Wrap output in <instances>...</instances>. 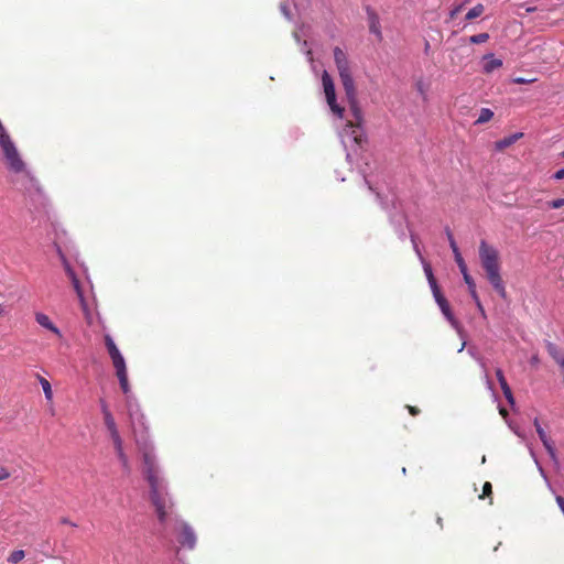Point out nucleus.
Wrapping results in <instances>:
<instances>
[{
  "label": "nucleus",
  "mask_w": 564,
  "mask_h": 564,
  "mask_svg": "<svg viewBox=\"0 0 564 564\" xmlns=\"http://www.w3.org/2000/svg\"><path fill=\"white\" fill-rule=\"evenodd\" d=\"M104 422L107 430L109 431L110 436L119 433L111 413H106V415L104 416Z\"/></svg>",
  "instance_id": "obj_18"
},
{
  "label": "nucleus",
  "mask_w": 564,
  "mask_h": 564,
  "mask_svg": "<svg viewBox=\"0 0 564 564\" xmlns=\"http://www.w3.org/2000/svg\"><path fill=\"white\" fill-rule=\"evenodd\" d=\"M65 271L72 281L73 288H74L77 296L79 297L82 305L85 307L86 304H85L83 290H82L80 282H79L76 273L74 272V270L70 268V265L68 263H65Z\"/></svg>",
  "instance_id": "obj_8"
},
{
  "label": "nucleus",
  "mask_w": 564,
  "mask_h": 564,
  "mask_svg": "<svg viewBox=\"0 0 564 564\" xmlns=\"http://www.w3.org/2000/svg\"><path fill=\"white\" fill-rule=\"evenodd\" d=\"M110 437L112 440V443H113L117 454L123 453V445H122V440L120 437V434L118 433V434L111 435Z\"/></svg>",
  "instance_id": "obj_28"
},
{
  "label": "nucleus",
  "mask_w": 564,
  "mask_h": 564,
  "mask_svg": "<svg viewBox=\"0 0 564 564\" xmlns=\"http://www.w3.org/2000/svg\"><path fill=\"white\" fill-rule=\"evenodd\" d=\"M534 426H535L536 433H538L541 442L543 443L544 447L546 448L547 453L551 456H554L555 449H554L553 443H552L551 438L547 436L546 432L541 426L538 419L534 420Z\"/></svg>",
  "instance_id": "obj_7"
},
{
  "label": "nucleus",
  "mask_w": 564,
  "mask_h": 564,
  "mask_svg": "<svg viewBox=\"0 0 564 564\" xmlns=\"http://www.w3.org/2000/svg\"><path fill=\"white\" fill-rule=\"evenodd\" d=\"M514 82H516V83H518V84H524V83H527V80H525V79H523V78H517Z\"/></svg>",
  "instance_id": "obj_41"
},
{
  "label": "nucleus",
  "mask_w": 564,
  "mask_h": 564,
  "mask_svg": "<svg viewBox=\"0 0 564 564\" xmlns=\"http://www.w3.org/2000/svg\"><path fill=\"white\" fill-rule=\"evenodd\" d=\"M523 133L519 132V133H514V134H511V135H508L501 140H498L496 143H495V147L497 150L499 151H503L505 149L511 147L514 142H517L520 138H522Z\"/></svg>",
  "instance_id": "obj_13"
},
{
  "label": "nucleus",
  "mask_w": 564,
  "mask_h": 564,
  "mask_svg": "<svg viewBox=\"0 0 564 564\" xmlns=\"http://www.w3.org/2000/svg\"><path fill=\"white\" fill-rule=\"evenodd\" d=\"M555 500H556L558 508L561 509V511L564 514V498L562 496H557Z\"/></svg>",
  "instance_id": "obj_35"
},
{
  "label": "nucleus",
  "mask_w": 564,
  "mask_h": 564,
  "mask_svg": "<svg viewBox=\"0 0 564 564\" xmlns=\"http://www.w3.org/2000/svg\"><path fill=\"white\" fill-rule=\"evenodd\" d=\"M554 178H556V180H562V178H564V169L558 170V171L554 174Z\"/></svg>",
  "instance_id": "obj_38"
},
{
  "label": "nucleus",
  "mask_w": 564,
  "mask_h": 564,
  "mask_svg": "<svg viewBox=\"0 0 564 564\" xmlns=\"http://www.w3.org/2000/svg\"><path fill=\"white\" fill-rule=\"evenodd\" d=\"M112 365L116 369V373L127 371L126 361L121 354L111 358Z\"/></svg>",
  "instance_id": "obj_19"
},
{
  "label": "nucleus",
  "mask_w": 564,
  "mask_h": 564,
  "mask_svg": "<svg viewBox=\"0 0 564 564\" xmlns=\"http://www.w3.org/2000/svg\"><path fill=\"white\" fill-rule=\"evenodd\" d=\"M369 31L377 36L378 41H382L380 21L373 12L369 15Z\"/></svg>",
  "instance_id": "obj_15"
},
{
  "label": "nucleus",
  "mask_w": 564,
  "mask_h": 564,
  "mask_svg": "<svg viewBox=\"0 0 564 564\" xmlns=\"http://www.w3.org/2000/svg\"><path fill=\"white\" fill-rule=\"evenodd\" d=\"M326 100H327V104H328V106H329L330 110H332L336 116H338L339 118H341V117H343V115H344V108H343V107H340V106L336 102V95H333V97H332V98H330V97H327V98H326Z\"/></svg>",
  "instance_id": "obj_20"
},
{
  "label": "nucleus",
  "mask_w": 564,
  "mask_h": 564,
  "mask_svg": "<svg viewBox=\"0 0 564 564\" xmlns=\"http://www.w3.org/2000/svg\"><path fill=\"white\" fill-rule=\"evenodd\" d=\"M40 383H41V386L43 388L45 398L47 400H51L52 395H53L51 383L45 378H40Z\"/></svg>",
  "instance_id": "obj_26"
},
{
  "label": "nucleus",
  "mask_w": 564,
  "mask_h": 564,
  "mask_svg": "<svg viewBox=\"0 0 564 564\" xmlns=\"http://www.w3.org/2000/svg\"><path fill=\"white\" fill-rule=\"evenodd\" d=\"M101 411H102L104 416L106 415V413H110L107 403L104 401H101Z\"/></svg>",
  "instance_id": "obj_39"
},
{
  "label": "nucleus",
  "mask_w": 564,
  "mask_h": 564,
  "mask_svg": "<svg viewBox=\"0 0 564 564\" xmlns=\"http://www.w3.org/2000/svg\"><path fill=\"white\" fill-rule=\"evenodd\" d=\"M561 365H562V367H564V361Z\"/></svg>",
  "instance_id": "obj_44"
},
{
  "label": "nucleus",
  "mask_w": 564,
  "mask_h": 564,
  "mask_svg": "<svg viewBox=\"0 0 564 564\" xmlns=\"http://www.w3.org/2000/svg\"><path fill=\"white\" fill-rule=\"evenodd\" d=\"M463 274V278H464V281L465 283L467 284L468 286V290H469V293H470V296L473 300H477V296H478V293L476 291V283L474 281V279L471 278V275L468 273V270L462 272Z\"/></svg>",
  "instance_id": "obj_16"
},
{
  "label": "nucleus",
  "mask_w": 564,
  "mask_h": 564,
  "mask_svg": "<svg viewBox=\"0 0 564 564\" xmlns=\"http://www.w3.org/2000/svg\"><path fill=\"white\" fill-rule=\"evenodd\" d=\"M35 321L44 328L51 330L52 333H54L55 335L59 336L61 337V332L59 329L53 324V322L51 321V318L44 314V313H36L35 314Z\"/></svg>",
  "instance_id": "obj_11"
},
{
  "label": "nucleus",
  "mask_w": 564,
  "mask_h": 564,
  "mask_svg": "<svg viewBox=\"0 0 564 564\" xmlns=\"http://www.w3.org/2000/svg\"><path fill=\"white\" fill-rule=\"evenodd\" d=\"M479 259L486 272V276L495 291L502 297H507L506 286L500 274V260L498 250L485 240L479 245Z\"/></svg>",
  "instance_id": "obj_2"
},
{
  "label": "nucleus",
  "mask_w": 564,
  "mask_h": 564,
  "mask_svg": "<svg viewBox=\"0 0 564 564\" xmlns=\"http://www.w3.org/2000/svg\"><path fill=\"white\" fill-rule=\"evenodd\" d=\"M484 11H485V7L481 3H478L467 12L466 19L467 20L476 19V18L480 17L484 13Z\"/></svg>",
  "instance_id": "obj_22"
},
{
  "label": "nucleus",
  "mask_w": 564,
  "mask_h": 564,
  "mask_svg": "<svg viewBox=\"0 0 564 564\" xmlns=\"http://www.w3.org/2000/svg\"><path fill=\"white\" fill-rule=\"evenodd\" d=\"M533 11H535V8H531V7L527 8V12H533Z\"/></svg>",
  "instance_id": "obj_42"
},
{
  "label": "nucleus",
  "mask_w": 564,
  "mask_h": 564,
  "mask_svg": "<svg viewBox=\"0 0 564 564\" xmlns=\"http://www.w3.org/2000/svg\"><path fill=\"white\" fill-rule=\"evenodd\" d=\"M485 63L482 66L484 73L490 74L495 69H498L502 66V61L499 58H495L494 54H487L484 56Z\"/></svg>",
  "instance_id": "obj_12"
},
{
  "label": "nucleus",
  "mask_w": 564,
  "mask_h": 564,
  "mask_svg": "<svg viewBox=\"0 0 564 564\" xmlns=\"http://www.w3.org/2000/svg\"><path fill=\"white\" fill-rule=\"evenodd\" d=\"M406 409L409 411V413L413 416L420 414V409L417 406H413V405H406Z\"/></svg>",
  "instance_id": "obj_33"
},
{
  "label": "nucleus",
  "mask_w": 564,
  "mask_h": 564,
  "mask_svg": "<svg viewBox=\"0 0 564 564\" xmlns=\"http://www.w3.org/2000/svg\"><path fill=\"white\" fill-rule=\"evenodd\" d=\"M488 39H489V34L488 33H479V34H476V35H471L469 37V42L473 43V44H481V43L487 42Z\"/></svg>",
  "instance_id": "obj_27"
},
{
  "label": "nucleus",
  "mask_w": 564,
  "mask_h": 564,
  "mask_svg": "<svg viewBox=\"0 0 564 564\" xmlns=\"http://www.w3.org/2000/svg\"><path fill=\"white\" fill-rule=\"evenodd\" d=\"M118 455V458L120 459V462L122 463V465L126 467L128 465V458H127V455L123 453L121 454H117Z\"/></svg>",
  "instance_id": "obj_37"
},
{
  "label": "nucleus",
  "mask_w": 564,
  "mask_h": 564,
  "mask_svg": "<svg viewBox=\"0 0 564 564\" xmlns=\"http://www.w3.org/2000/svg\"><path fill=\"white\" fill-rule=\"evenodd\" d=\"M0 149L2 151L4 161L10 171L14 173H22L25 171V163L21 159V155L12 141L7 129L0 121Z\"/></svg>",
  "instance_id": "obj_3"
},
{
  "label": "nucleus",
  "mask_w": 564,
  "mask_h": 564,
  "mask_svg": "<svg viewBox=\"0 0 564 564\" xmlns=\"http://www.w3.org/2000/svg\"><path fill=\"white\" fill-rule=\"evenodd\" d=\"M431 290H432V292H433L434 299H435V301H436V303H437V304H438V303H441V301H442V300H446V299L443 296V294H442V292H441V290H440V288H438V284H437V283H436V284H434V285H431Z\"/></svg>",
  "instance_id": "obj_30"
},
{
  "label": "nucleus",
  "mask_w": 564,
  "mask_h": 564,
  "mask_svg": "<svg viewBox=\"0 0 564 564\" xmlns=\"http://www.w3.org/2000/svg\"><path fill=\"white\" fill-rule=\"evenodd\" d=\"M424 272H425V275H426L430 286L437 283L430 263H424Z\"/></svg>",
  "instance_id": "obj_29"
},
{
  "label": "nucleus",
  "mask_w": 564,
  "mask_h": 564,
  "mask_svg": "<svg viewBox=\"0 0 564 564\" xmlns=\"http://www.w3.org/2000/svg\"><path fill=\"white\" fill-rule=\"evenodd\" d=\"M563 156H564V151H563Z\"/></svg>",
  "instance_id": "obj_45"
},
{
  "label": "nucleus",
  "mask_w": 564,
  "mask_h": 564,
  "mask_svg": "<svg viewBox=\"0 0 564 564\" xmlns=\"http://www.w3.org/2000/svg\"><path fill=\"white\" fill-rule=\"evenodd\" d=\"M492 494V486L489 481H486L482 486V494L479 496L480 499L489 497Z\"/></svg>",
  "instance_id": "obj_31"
},
{
  "label": "nucleus",
  "mask_w": 564,
  "mask_h": 564,
  "mask_svg": "<svg viewBox=\"0 0 564 564\" xmlns=\"http://www.w3.org/2000/svg\"><path fill=\"white\" fill-rule=\"evenodd\" d=\"M496 377L499 381V384L501 387V390H502V393L505 395V398L507 399V401L509 403H513L514 402V399H513V394H512V391H511V388L509 387L506 378H505V375L502 372V370L500 368H498L496 370Z\"/></svg>",
  "instance_id": "obj_10"
},
{
  "label": "nucleus",
  "mask_w": 564,
  "mask_h": 564,
  "mask_svg": "<svg viewBox=\"0 0 564 564\" xmlns=\"http://www.w3.org/2000/svg\"><path fill=\"white\" fill-rule=\"evenodd\" d=\"M437 523H438L441 527H443L442 518H440V517L437 518Z\"/></svg>",
  "instance_id": "obj_43"
},
{
  "label": "nucleus",
  "mask_w": 564,
  "mask_h": 564,
  "mask_svg": "<svg viewBox=\"0 0 564 564\" xmlns=\"http://www.w3.org/2000/svg\"><path fill=\"white\" fill-rule=\"evenodd\" d=\"M25 556V552L23 550H15L11 552V554L8 557V562L12 564H18L21 562Z\"/></svg>",
  "instance_id": "obj_25"
},
{
  "label": "nucleus",
  "mask_w": 564,
  "mask_h": 564,
  "mask_svg": "<svg viewBox=\"0 0 564 564\" xmlns=\"http://www.w3.org/2000/svg\"><path fill=\"white\" fill-rule=\"evenodd\" d=\"M105 345L110 358L121 354L110 335H105Z\"/></svg>",
  "instance_id": "obj_17"
},
{
  "label": "nucleus",
  "mask_w": 564,
  "mask_h": 564,
  "mask_svg": "<svg viewBox=\"0 0 564 564\" xmlns=\"http://www.w3.org/2000/svg\"><path fill=\"white\" fill-rule=\"evenodd\" d=\"M438 306L442 311V313L445 315V317L452 323L455 324V318L453 316V313L451 311L449 304L447 300H442L441 303H438Z\"/></svg>",
  "instance_id": "obj_21"
},
{
  "label": "nucleus",
  "mask_w": 564,
  "mask_h": 564,
  "mask_svg": "<svg viewBox=\"0 0 564 564\" xmlns=\"http://www.w3.org/2000/svg\"><path fill=\"white\" fill-rule=\"evenodd\" d=\"M474 302H475V304H476L477 308L479 310V312H480L482 315H485V310H484V306H482V304H481V302H480V300H479V296H477V300H474Z\"/></svg>",
  "instance_id": "obj_36"
},
{
  "label": "nucleus",
  "mask_w": 564,
  "mask_h": 564,
  "mask_svg": "<svg viewBox=\"0 0 564 564\" xmlns=\"http://www.w3.org/2000/svg\"><path fill=\"white\" fill-rule=\"evenodd\" d=\"M462 7H457L455 8L454 10L451 11V18H454L459 11H460Z\"/></svg>",
  "instance_id": "obj_40"
},
{
  "label": "nucleus",
  "mask_w": 564,
  "mask_h": 564,
  "mask_svg": "<svg viewBox=\"0 0 564 564\" xmlns=\"http://www.w3.org/2000/svg\"><path fill=\"white\" fill-rule=\"evenodd\" d=\"M322 83H323L324 93H325L326 98L327 97L332 98L333 95H336L333 78L326 70L323 72Z\"/></svg>",
  "instance_id": "obj_14"
},
{
  "label": "nucleus",
  "mask_w": 564,
  "mask_h": 564,
  "mask_svg": "<svg viewBox=\"0 0 564 564\" xmlns=\"http://www.w3.org/2000/svg\"><path fill=\"white\" fill-rule=\"evenodd\" d=\"M178 542L181 543V545L186 546L188 549H193L195 546L196 536L193 530L187 524L182 525L178 535Z\"/></svg>",
  "instance_id": "obj_6"
},
{
  "label": "nucleus",
  "mask_w": 564,
  "mask_h": 564,
  "mask_svg": "<svg viewBox=\"0 0 564 564\" xmlns=\"http://www.w3.org/2000/svg\"><path fill=\"white\" fill-rule=\"evenodd\" d=\"M447 237H448L449 246H451V248L453 250V253H454V257H455V261H456V263H457V265L459 268V271L464 272V271L468 270L467 265H466V263H465V261H464V259H463V257H462V254L459 252L457 243H456V241H455V239H454V237H453V235H452V232L449 230H447Z\"/></svg>",
  "instance_id": "obj_9"
},
{
  "label": "nucleus",
  "mask_w": 564,
  "mask_h": 564,
  "mask_svg": "<svg viewBox=\"0 0 564 564\" xmlns=\"http://www.w3.org/2000/svg\"><path fill=\"white\" fill-rule=\"evenodd\" d=\"M334 61L338 70V75L345 90L347 100L356 119V126L359 127L362 121L361 110L357 104V91L355 82L350 72V65L346 53L339 47L334 48Z\"/></svg>",
  "instance_id": "obj_1"
},
{
  "label": "nucleus",
  "mask_w": 564,
  "mask_h": 564,
  "mask_svg": "<svg viewBox=\"0 0 564 564\" xmlns=\"http://www.w3.org/2000/svg\"><path fill=\"white\" fill-rule=\"evenodd\" d=\"M494 112L488 108H482L480 110L479 117L476 120V124L488 122L492 119Z\"/></svg>",
  "instance_id": "obj_23"
},
{
  "label": "nucleus",
  "mask_w": 564,
  "mask_h": 564,
  "mask_svg": "<svg viewBox=\"0 0 564 564\" xmlns=\"http://www.w3.org/2000/svg\"><path fill=\"white\" fill-rule=\"evenodd\" d=\"M150 500L154 507L159 521L164 523L174 507V502L167 492L165 482L150 488Z\"/></svg>",
  "instance_id": "obj_4"
},
{
  "label": "nucleus",
  "mask_w": 564,
  "mask_h": 564,
  "mask_svg": "<svg viewBox=\"0 0 564 564\" xmlns=\"http://www.w3.org/2000/svg\"><path fill=\"white\" fill-rule=\"evenodd\" d=\"M9 477H10L9 470L4 467H1L0 468V481L7 479Z\"/></svg>",
  "instance_id": "obj_34"
},
{
  "label": "nucleus",
  "mask_w": 564,
  "mask_h": 564,
  "mask_svg": "<svg viewBox=\"0 0 564 564\" xmlns=\"http://www.w3.org/2000/svg\"><path fill=\"white\" fill-rule=\"evenodd\" d=\"M116 376L118 377L122 392L127 394L130 391L127 371L116 373Z\"/></svg>",
  "instance_id": "obj_24"
},
{
  "label": "nucleus",
  "mask_w": 564,
  "mask_h": 564,
  "mask_svg": "<svg viewBox=\"0 0 564 564\" xmlns=\"http://www.w3.org/2000/svg\"><path fill=\"white\" fill-rule=\"evenodd\" d=\"M547 206L552 209H558L564 206V198L553 199L547 203Z\"/></svg>",
  "instance_id": "obj_32"
},
{
  "label": "nucleus",
  "mask_w": 564,
  "mask_h": 564,
  "mask_svg": "<svg viewBox=\"0 0 564 564\" xmlns=\"http://www.w3.org/2000/svg\"><path fill=\"white\" fill-rule=\"evenodd\" d=\"M141 451L143 458V475L149 484V487L152 488L160 486L162 482H164V479L159 475V467L153 454V448L151 446L144 445Z\"/></svg>",
  "instance_id": "obj_5"
}]
</instances>
